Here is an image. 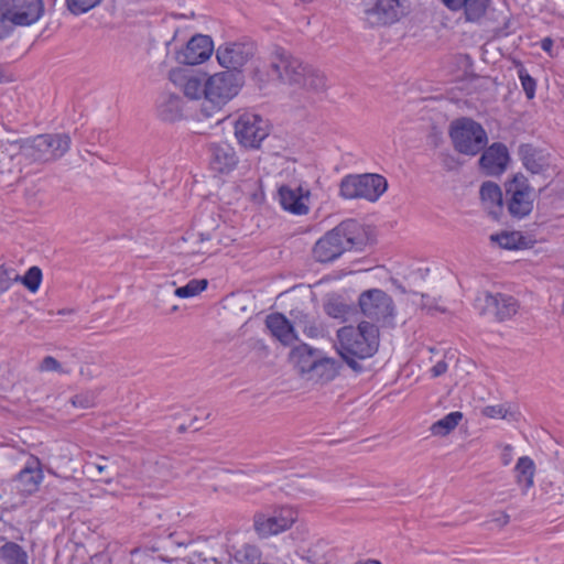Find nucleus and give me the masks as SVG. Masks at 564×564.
Instances as JSON below:
<instances>
[{
    "label": "nucleus",
    "mask_w": 564,
    "mask_h": 564,
    "mask_svg": "<svg viewBox=\"0 0 564 564\" xmlns=\"http://www.w3.org/2000/svg\"><path fill=\"white\" fill-rule=\"evenodd\" d=\"M492 521L496 522L498 527L502 528L509 523L510 516L506 512H497L494 514Z\"/></svg>",
    "instance_id": "obj_49"
},
{
    "label": "nucleus",
    "mask_w": 564,
    "mask_h": 564,
    "mask_svg": "<svg viewBox=\"0 0 564 564\" xmlns=\"http://www.w3.org/2000/svg\"><path fill=\"white\" fill-rule=\"evenodd\" d=\"M21 282L30 292H36L42 282L41 269L36 265L29 268L25 274L21 278Z\"/></svg>",
    "instance_id": "obj_37"
},
{
    "label": "nucleus",
    "mask_w": 564,
    "mask_h": 564,
    "mask_svg": "<svg viewBox=\"0 0 564 564\" xmlns=\"http://www.w3.org/2000/svg\"><path fill=\"white\" fill-rule=\"evenodd\" d=\"M321 350L307 344H300L290 351V361L305 379L308 378L313 365Z\"/></svg>",
    "instance_id": "obj_22"
},
{
    "label": "nucleus",
    "mask_w": 564,
    "mask_h": 564,
    "mask_svg": "<svg viewBox=\"0 0 564 564\" xmlns=\"http://www.w3.org/2000/svg\"><path fill=\"white\" fill-rule=\"evenodd\" d=\"M74 406L87 409L93 405V399L86 394H76L72 398Z\"/></svg>",
    "instance_id": "obj_45"
},
{
    "label": "nucleus",
    "mask_w": 564,
    "mask_h": 564,
    "mask_svg": "<svg viewBox=\"0 0 564 564\" xmlns=\"http://www.w3.org/2000/svg\"><path fill=\"white\" fill-rule=\"evenodd\" d=\"M13 80V75L10 73L9 67L0 64V84L10 83Z\"/></svg>",
    "instance_id": "obj_48"
},
{
    "label": "nucleus",
    "mask_w": 564,
    "mask_h": 564,
    "mask_svg": "<svg viewBox=\"0 0 564 564\" xmlns=\"http://www.w3.org/2000/svg\"><path fill=\"white\" fill-rule=\"evenodd\" d=\"M341 365L338 360L327 357L322 350L306 380L315 382H328L335 379Z\"/></svg>",
    "instance_id": "obj_23"
},
{
    "label": "nucleus",
    "mask_w": 564,
    "mask_h": 564,
    "mask_svg": "<svg viewBox=\"0 0 564 564\" xmlns=\"http://www.w3.org/2000/svg\"><path fill=\"white\" fill-rule=\"evenodd\" d=\"M256 47L252 42H227L216 51L218 63L227 70L240 72V69L254 55Z\"/></svg>",
    "instance_id": "obj_13"
},
{
    "label": "nucleus",
    "mask_w": 564,
    "mask_h": 564,
    "mask_svg": "<svg viewBox=\"0 0 564 564\" xmlns=\"http://www.w3.org/2000/svg\"><path fill=\"white\" fill-rule=\"evenodd\" d=\"M484 414L490 419H507L508 410L503 405H488L484 409Z\"/></svg>",
    "instance_id": "obj_43"
},
{
    "label": "nucleus",
    "mask_w": 564,
    "mask_h": 564,
    "mask_svg": "<svg viewBox=\"0 0 564 564\" xmlns=\"http://www.w3.org/2000/svg\"><path fill=\"white\" fill-rule=\"evenodd\" d=\"M463 413L458 411L446 414L441 420L436 421L431 426L433 435L445 436L449 434L462 421Z\"/></svg>",
    "instance_id": "obj_32"
},
{
    "label": "nucleus",
    "mask_w": 564,
    "mask_h": 564,
    "mask_svg": "<svg viewBox=\"0 0 564 564\" xmlns=\"http://www.w3.org/2000/svg\"><path fill=\"white\" fill-rule=\"evenodd\" d=\"M237 558L242 564H263L261 562V551L252 544H245L237 552Z\"/></svg>",
    "instance_id": "obj_36"
},
{
    "label": "nucleus",
    "mask_w": 564,
    "mask_h": 564,
    "mask_svg": "<svg viewBox=\"0 0 564 564\" xmlns=\"http://www.w3.org/2000/svg\"><path fill=\"white\" fill-rule=\"evenodd\" d=\"M516 479L525 494L533 486V477L535 473L534 462L529 456H522L518 459L516 467Z\"/></svg>",
    "instance_id": "obj_28"
},
{
    "label": "nucleus",
    "mask_w": 564,
    "mask_h": 564,
    "mask_svg": "<svg viewBox=\"0 0 564 564\" xmlns=\"http://www.w3.org/2000/svg\"><path fill=\"white\" fill-rule=\"evenodd\" d=\"M167 48H173L175 52V58L180 64L184 65H197L208 59L213 53L214 46L210 36L196 34L192 36L186 45L177 50L176 35L166 43Z\"/></svg>",
    "instance_id": "obj_12"
},
{
    "label": "nucleus",
    "mask_w": 564,
    "mask_h": 564,
    "mask_svg": "<svg viewBox=\"0 0 564 564\" xmlns=\"http://www.w3.org/2000/svg\"><path fill=\"white\" fill-rule=\"evenodd\" d=\"M311 192L301 185H281L278 189V200L281 207L293 215H306L310 212Z\"/></svg>",
    "instance_id": "obj_19"
},
{
    "label": "nucleus",
    "mask_w": 564,
    "mask_h": 564,
    "mask_svg": "<svg viewBox=\"0 0 564 564\" xmlns=\"http://www.w3.org/2000/svg\"><path fill=\"white\" fill-rule=\"evenodd\" d=\"M505 208L517 220L528 217L534 207L535 192L529 180L521 173L513 175L503 184Z\"/></svg>",
    "instance_id": "obj_5"
},
{
    "label": "nucleus",
    "mask_w": 564,
    "mask_h": 564,
    "mask_svg": "<svg viewBox=\"0 0 564 564\" xmlns=\"http://www.w3.org/2000/svg\"><path fill=\"white\" fill-rule=\"evenodd\" d=\"M304 333L310 337H316L318 335V328L315 326L305 327Z\"/></svg>",
    "instance_id": "obj_51"
},
{
    "label": "nucleus",
    "mask_w": 564,
    "mask_h": 564,
    "mask_svg": "<svg viewBox=\"0 0 564 564\" xmlns=\"http://www.w3.org/2000/svg\"><path fill=\"white\" fill-rule=\"evenodd\" d=\"M490 240L507 250H518L525 245L524 237L519 231H502L501 234L491 235Z\"/></svg>",
    "instance_id": "obj_31"
},
{
    "label": "nucleus",
    "mask_w": 564,
    "mask_h": 564,
    "mask_svg": "<svg viewBox=\"0 0 564 564\" xmlns=\"http://www.w3.org/2000/svg\"><path fill=\"white\" fill-rule=\"evenodd\" d=\"M40 370L41 371H56V372H59V373H67L68 371H65L63 368H62V365L59 364V361L57 359H55L54 357L52 356H46L43 358L41 365H40Z\"/></svg>",
    "instance_id": "obj_42"
},
{
    "label": "nucleus",
    "mask_w": 564,
    "mask_h": 564,
    "mask_svg": "<svg viewBox=\"0 0 564 564\" xmlns=\"http://www.w3.org/2000/svg\"><path fill=\"white\" fill-rule=\"evenodd\" d=\"M364 240L362 226L355 219H346L314 243L312 257L316 262L330 263L347 251L361 249Z\"/></svg>",
    "instance_id": "obj_1"
},
{
    "label": "nucleus",
    "mask_w": 564,
    "mask_h": 564,
    "mask_svg": "<svg viewBox=\"0 0 564 564\" xmlns=\"http://www.w3.org/2000/svg\"><path fill=\"white\" fill-rule=\"evenodd\" d=\"M26 551L15 542L8 541L0 546V560L4 564H28Z\"/></svg>",
    "instance_id": "obj_29"
},
{
    "label": "nucleus",
    "mask_w": 564,
    "mask_h": 564,
    "mask_svg": "<svg viewBox=\"0 0 564 564\" xmlns=\"http://www.w3.org/2000/svg\"><path fill=\"white\" fill-rule=\"evenodd\" d=\"M325 312L335 318H341L347 313V306L340 302L334 301L325 304Z\"/></svg>",
    "instance_id": "obj_41"
},
{
    "label": "nucleus",
    "mask_w": 564,
    "mask_h": 564,
    "mask_svg": "<svg viewBox=\"0 0 564 564\" xmlns=\"http://www.w3.org/2000/svg\"><path fill=\"white\" fill-rule=\"evenodd\" d=\"M43 478L44 476L40 459L31 455L24 467L15 476L14 482L17 484V489L22 495L29 496L39 489Z\"/></svg>",
    "instance_id": "obj_20"
},
{
    "label": "nucleus",
    "mask_w": 564,
    "mask_h": 564,
    "mask_svg": "<svg viewBox=\"0 0 564 564\" xmlns=\"http://www.w3.org/2000/svg\"><path fill=\"white\" fill-rule=\"evenodd\" d=\"M360 311L370 323L389 326L395 316V306L392 297L380 289H370L359 295Z\"/></svg>",
    "instance_id": "obj_6"
},
{
    "label": "nucleus",
    "mask_w": 564,
    "mask_h": 564,
    "mask_svg": "<svg viewBox=\"0 0 564 564\" xmlns=\"http://www.w3.org/2000/svg\"><path fill=\"white\" fill-rule=\"evenodd\" d=\"M207 280L202 279H193L187 282V284L180 286L175 290V295L182 299L193 297L200 292H203L207 288Z\"/></svg>",
    "instance_id": "obj_35"
},
{
    "label": "nucleus",
    "mask_w": 564,
    "mask_h": 564,
    "mask_svg": "<svg viewBox=\"0 0 564 564\" xmlns=\"http://www.w3.org/2000/svg\"><path fill=\"white\" fill-rule=\"evenodd\" d=\"M509 162L510 153L507 145L502 142H494L481 151L478 164L482 174L500 176L506 172Z\"/></svg>",
    "instance_id": "obj_16"
},
{
    "label": "nucleus",
    "mask_w": 564,
    "mask_h": 564,
    "mask_svg": "<svg viewBox=\"0 0 564 564\" xmlns=\"http://www.w3.org/2000/svg\"><path fill=\"white\" fill-rule=\"evenodd\" d=\"M338 354L354 369H360L356 359L372 357L379 347V328L377 325L362 321L357 327L344 326L337 332Z\"/></svg>",
    "instance_id": "obj_2"
},
{
    "label": "nucleus",
    "mask_w": 564,
    "mask_h": 564,
    "mask_svg": "<svg viewBox=\"0 0 564 564\" xmlns=\"http://www.w3.org/2000/svg\"><path fill=\"white\" fill-rule=\"evenodd\" d=\"M297 518L296 511L288 506L271 511L257 512L253 528L260 538H269L289 530Z\"/></svg>",
    "instance_id": "obj_11"
},
{
    "label": "nucleus",
    "mask_w": 564,
    "mask_h": 564,
    "mask_svg": "<svg viewBox=\"0 0 564 564\" xmlns=\"http://www.w3.org/2000/svg\"><path fill=\"white\" fill-rule=\"evenodd\" d=\"M364 13L365 22L375 28L395 23L404 12L400 0H376Z\"/></svg>",
    "instance_id": "obj_17"
},
{
    "label": "nucleus",
    "mask_w": 564,
    "mask_h": 564,
    "mask_svg": "<svg viewBox=\"0 0 564 564\" xmlns=\"http://www.w3.org/2000/svg\"><path fill=\"white\" fill-rule=\"evenodd\" d=\"M269 132L268 120L253 112H243L235 121V137L246 149H259Z\"/></svg>",
    "instance_id": "obj_10"
},
{
    "label": "nucleus",
    "mask_w": 564,
    "mask_h": 564,
    "mask_svg": "<svg viewBox=\"0 0 564 564\" xmlns=\"http://www.w3.org/2000/svg\"><path fill=\"white\" fill-rule=\"evenodd\" d=\"M14 26H19L10 14H6V11H0V40H3L11 35Z\"/></svg>",
    "instance_id": "obj_40"
},
{
    "label": "nucleus",
    "mask_w": 564,
    "mask_h": 564,
    "mask_svg": "<svg viewBox=\"0 0 564 564\" xmlns=\"http://www.w3.org/2000/svg\"><path fill=\"white\" fill-rule=\"evenodd\" d=\"M447 364L444 360H440L431 368V375L433 378H437L444 375L447 371Z\"/></svg>",
    "instance_id": "obj_46"
},
{
    "label": "nucleus",
    "mask_w": 564,
    "mask_h": 564,
    "mask_svg": "<svg viewBox=\"0 0 564 564\" xmlns=\"http://www.w3.org/2000/svg\"><path fill=\"white\" fill-rule=\"evenodd\" d=\"M518 76L521 82L522 89L528 99H533L535 96L536 82L535 79L528 73L524 66H520L518 68Z\"/></svg>",
    "instance_id": "obj_38"
},
{
    "label": "nucleus",
    "mask_w": 564,
    "mask_h": 564,
    "mask_svg": "<svg viewBox=\"0 0 564 564\" xmlns=\"http://www.w3.org/2000/svg\"><path fill=\"white\" fill-rule=\"evenodd\" d=\"M182 98L176 95L165 94L160 97L158 104V116L163 121L174 122L182 118Z\"/></svg>",
    "instance_id": "obj_26"
},
{
    "label": "nucleus",
    "mask_w": 564,
    "mask_h": 564,
    "mask_svg": "<svg viewBox=\"0 0 564 564\" xmlns=\"http://www.w3.org/2000/svg\"><path fill=\"white\" fill-rule=\"evenodd\" d=\"M265 326L271 335L283 345H290L296 338L290 321L281 313H272L265 318Z\"/></svg>",
    "instance_id": "obj_25"
},
{
    "label": "nucleus",
    "mask_w": 564,
    "mask_h": 564,
    "mask_svg": "<svg viewBox=\"0 0 564 564\" xmlns=\"http://www.w3.org/2000/svg\"><path fill=\"white\" fill-rule=\"evenodd\" d=\"M186 430H187V427H186L185 425H180V426H178V431H180L181 433L185 432Z\"/></svg>",
    "instance_id": "obj_55"
},
{
    "label": "nucleus",
    "mask_w": 564,
    "mask_h": 564,
    "mask_svg": "<svg viewBox=\"0 0 564 564\" xmlns=\"http://www.w3.org/2000/svg\"><path fill=\"white\" fill-rule=\"evenodd\" d=\"M387 188L388 182L380 174H348L339 183V196L344 199H366L375 203Z\"/></svg>",
    "instance_id": "obj_4"
},
{
    "label": "nucleus",
    "mask_w": 564,
    "mask_h": 564,
    "mask_svg": "<svg viewBox=\"0 0 564 564\" xmlns=\"http://www.w3.org/2000/svg\"><path fill=\"white\" fill-rule=\"evenodd\" d=\"M205 80L196 76L185 78L183 91L189 99H198L202 96L205 97Z\"/></svg>",
    "instance_id": "obj_34"
},
{
    "label": "nucleus",
    "mask_w": 564,
    "mask_h": 564,
    "mask_svg": "<svg viewBox=\"0 0 564 564\" xmlns=\"http://www.w3.org/2000/svg\"><path fill=\"white\" fill-rule=\"evenodd\" d=\"M207 154L210 170L219 174H229L239 163L235 148L226 141L208 143Z\"/></svg>",
    "instance_id": "obj_18"
},
{
    "label": "nucleus",
    "mask_w": 564,
    "mask_h": 564,
    "mask_svg": "<svg viewBox=\"0 0 564 564\" xmlns=\"http://www.w3.org/2000/svg\"><path fill=\"white\" fill-rule=\"evenodd\" d=\"M355 564H381V563L377 560H367V561H359Z\"/></svg>",
    "instance_id": "obj_52"
},
{
    "label": "nucleus",
    "mask_w": 564,
    "mask_h": 564,
    "mask_svg": "<svg viewBox=\"0 0 564 564\" xmlns=\"http://www.w3.org/2000/svg\"><path fill=\"white\" fill-rule=\"evenodd\" d=\"M513 457V447L511 445H505L501 452V463L507 466L511 463Z\"/></svg>",
    "instance_id": "obj_47"
},
{
    "label": "nucleus",
    "mask_w": 564,
    "mask_h": 564,
    "mask_svg": "<svg viewBox=\"0 0 564 564\" xmlns=\"http://www.w3.org/2000/svg\"><path fill=\"white\" fill-rule=\"evenodd\" d=\"M0 11H6L19 24L28 26L43 15V0H0Z\"/></svg>",
    "instance_id": "obj_14"
},
{
    "label": "nucleus",
    "mask_w": 564,
    "mask_h": 564,
    "mask_svg": "<svg viewBox=\"0 0 564 564\" xmlns=\"http://www.w3.org/2000/svg\"><path fill=\"white\" fill-rule=\"evenodd\" d=\"M243 83L241 72L225 70L205 80V99L220 108L238 95Z\"/></svg>",
    "instance_id": "obj_9"
},
{
    "label": "nucleus",
    "mask_w": 564,
    "mask_h": 564,
    "mask_svg": "<svg viewBox=\"0 0 564 564\" xmlns=\"http://www.w3.org/2000/svg\"><path fill=\"white\" fill-rule=\"evenodd\" d=\"M72 144L67 133L39 134L24 148L25 154L33 161L51 162L64 156Z\"/></svg>",
    "instance_id": "obj_7"
},
{
    "label": "nucleus",
    "mask_w": 564,
    "mask_h": 564,
    "mask_svg": "<svg viewBox=\"0 0 564 564\" xmlns=\"http://www.w3.org/2000/svg\"><path fill=\"white\" fill-rule=\"evenodd\" d=\"M70 313H73V310H66V308H64V310H59V311H58V314H59V315L70 314Z\"/></svg>",
    "instance_id": "obj_54"
},
{
    "label": "nucleus",
    "mask_w": 564,
    "mask_h": 564,
    "mask_svg": "<svg viewBox=\"0 0 564 564\" xmlns=\"http://www.w3.org/2000/svg\"><path fill=\"white\" fill-rule=\"evenodd\" d=\"M484 208L492 219L499 220L505 210V193L500 186L491 181L484 182L479 191Z\"/></svg>",
    "instance_id": "obj_21"
},
{
    "label": "nucleus",
    "mask_w": 564,
    "mask_h": 564,
    "mask_svg": "<svg viewBox=\"0 0 564 564\" xmlns=\"http://www.w3.org/2000/svg\"><path fill=\"white\" fill-rule=\"evenodd\" d=\"M300 1H301V2H303V3H310V2H312V0H300Z\"/></svg>",
    "instance_id": "obj_56"
},
{
    "label": "nucleus",
    "mask_w": 564,
    "mask_h": 564,
    "mask_svg": "<svg viewBox=\"0 0 564 564\" xmlns=\"http://www.w3.org/2000/svg\"><path fill=\"white\" fill-rule=\"evenodd\" d=\"M307 560L313 564H332L334 550L325 541H318L307 550Z\"/></svg>",
    "instance_id": "obj_30"
},
{
    "label": "nucleus",
    "mask_w": 564,
    "mask_h": 564,
    "mask_svg": "<svg viewBox=\"0 0 564 564\" xmlns=\"http://www.w3.org/2000/svg\"><path fill=\"white\" fill-rule=\"evenodd\" d=\"M325 84V76L319 70L308 66H306L305 72H303V82L299 83V85L313 90L323 89Z\"/></svg>",
    "instance_id": "obj_33"
},
{
    "label": "nucleus",
    "mask_w": 564,
    "mask_h": 564,
    "mask_svg": "<svg viewBox=\"0 0 564 564\" xmlns=\"http://www.w3.org/2000/svg\"><path fill=\"white\" fill-rule=\"evenodd\" d=\"M454 149L464 155L475 156L488 144V134L484 127L471 118L454 120L448 130Z\"/></svg>",
    "instance_id": "obj_3"
},
{
    "label": "nucleus",
    "mask_w": 564,
    "mask_h": 564,
    "mask_svg": "<svg viewBox=\"0 0 564 564\" xmlns=\"http://www.w3.org/2000/svg\"><path fill=\"white\" fill-rule=\"evenodd\" d=\"M65 2L73 14L79 15L97 7L101 0H65Z\"/></svg>",
    "instance_id": "obj_39"
},
{
    "label": "nucleus",
    "mask_w": 564,
    "mask_h": 564,
    "mask_svg": "<svg viewBox=\"0 0 564 564\" xmlns=\"http://www.w3.org/2000/svg\"><path fill=\"white\" fill-rule=\"evenodd\" d=\"M518 154L524 167L532 174H539L549 166V163L542 152L531 144H521L519 147Z\"/></svg>",
    "instance_id": "obj_27"
},
{
    "label": "nucleus",
    "mask_w": 564,
    "mask_h": 564,
    "mask_svg": "<svg viewBox=\"0 0 564 564\" xmlns=\"http://www.w3.org/2000/svg\"><path fill=\"white\" fill-rule=\"evenodd\" d=\"M474 307L481 316L492 317L501 323L510 319L520 307L516 297L501 292H479L474 301Z\"/></svg>",
    "instance_id": "obj_8"
},
{
    "label": "nucleus",
    "mask_w": 564,
    "mask_h": 564,
    "mask_svg": "<svg viewBox=\"0 0 564 564\" xmlns=\"http://www.w3.org/2000/svg\"><path fill=\"white\" fill-rule=\"evenodd\" d=\"M13 273V270L9 271L8 269L3 268V267H0V290L1 291H7L10 285H11V282L13 280H19V275H15L14 278H12L10 274Z\"/></svg>",
    "instance_id": "obj_44"
},
{
    "label": "nucleus",
    "mask_w": 564,
    "mask_h": 564,
    "mask_svg": "<svg viewBox=\"0 0 564 564\" xmlns=\"http://www.w3.org/2000/svg\"><path fill=\"white\" fill-rule=\"evenodd\" d=\"M305 67L300 59L291 56L283 48L279 47L274 51L271 72L283 83L299 85L300 82H303Z\"/></svg>",
    "instance_id": "obj_15"
},
{
    "label": "nucleus",
    "mask_w": 564,
    "mask_h": 564,
    "mask_svg": "<svg viewBox=\"0 0 564 564\" xmlns=\"http://www.w3.org/2000/svg\"><path fill=\"white\" fill-rule=\"evenodd\" d=\"M553 40L551 37H544L542 41H541V48L546 52V53H551L552 51V47H553Z\"/></svg>",
    "instance_id": "obj_50"
},
{
    "label": "nucleus",
    "mask_w": 564,
    "mask_h": 564,
    "mask_svg": "<svg viewBox=\"0 0 564 564\" xmlns=\"http://www.w3.org/2000/svg\"><path fill=\"white\" fill-rule=\"evenodd\" d=\"M442 3L453 12L464 10L466 20L475 22L485 15L489 0H442Z\"/></svg>",
    "instance_id": "obj_24"
},
{
    "label": "nucleus",
    "mask_w": 564,
    "mask_h": 564,
    "mask_svg": "<svg viewBox=\"0 0 564 564\" xmlns=\"http://www.w3.org/2000/svg\"><path fill=\"white\" fill-rule=\"evenodd\" d=\"M95 466H96L97 470L99 471V474H102L107 469L106 465L96 464Z\"/></svg>",
    "instance_id": "obj_53"
}]
</instances>
